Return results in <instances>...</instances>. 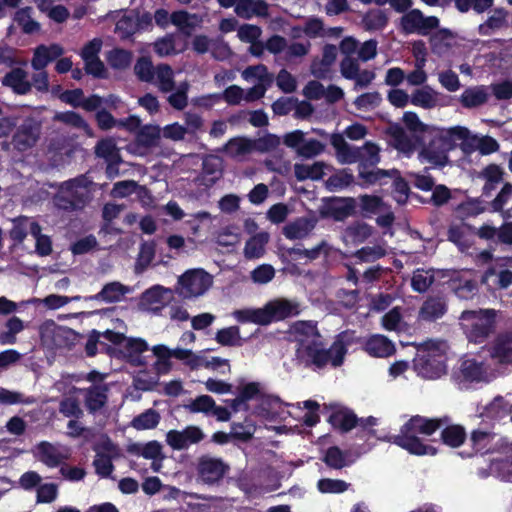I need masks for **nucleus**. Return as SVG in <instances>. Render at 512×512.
I'll use <instances>...</instances> for the list:
<instances>
[{"mask_svg":"<svg viewBox=\"0 0 512 512\" xmlns=\"http://www.w3.org/2000/svg\"><path fill=\"white\" fill-rule=\"evenodd\" d=\"M295 332L301 336L297 339L295 350L299 365L312 371H320L329 364L333 368H337L344 363L348 350L344 341L339 337L330 347H327L321 339L316 325L304 321L295 325Z\"/></svg>","mask_w":512,"mask_h":512,"instance_id":"f257e3e1","label":"nucleus"},{"mask_svg":"<svg viewBox=\"0 0 512 512\" xmlns=\"http://www.w3.org/2000/svg\"><path fill=\"white\" fill-rule=\"evenodd\" d=\"M449 421V417L427 418L421 415H414L401 426L399 434H388L379 439L395 444L411 455L433 456L437 453V449L425 444L418 435L431 436Z\"/></svg>","mask_w":512,"mask_h":512,"instance_id":"f03ea898","label":"nucleus"},{"mask_svg":"<svg viewBox=\"0 0 512 512\" xmlns=\"http://www.w3.org/2000/svg\"><path fill=\"white\" fill-rule=\"evenodd\" d=\"M449 421V417L427 418L421 415H414L401 426L399 434H388L379 439L395 444L411 455L433 456L437 453V449L425 444L418 435L431 436Z\"/></svg>","mask_w":512,"mask_h":512,"instance_id":"7ed1b4c3","label":"nucleus"},{"mask_svg":"<svg viewBox=\"0 0 512 512\" xmlns=\"http://www.w3.org/2000/svg\"><path fill=\"white\" fill-rule=\"evenodd\" d=\"M482 456L486 462L482 477L512 483V441L482 430Z\"/></svg>","mask_w":512,"mask_h":512,"instance_id":"20e7f679","label":"nucleus"},{"mask_svg":"<svg viewBox=\"0 0 512 512\" xmlns=\"http://www.w3.org/2000/svg\"><path fill=\"white\" fill-rule=\"evenodd\" d=\"M446 355L440 346L427 341L421 344L413 359V369L425 379H437L446 373Z\"/></svg>","mask_w":512,"mask_h":512,"instance_id":"39448f33","label":"nucleus"},{"mask_svg":"<svg viewBox=\"0 0 512 512\" xmlns=\"http://www.w3.org/2000/svg\"><path fill=\"white\" fill-rule=\"evenodd\" d=\"M445 133V128H429L423 135L428 137V142L423 143L420 155L436 166H445L448 162V152L452 150V144Z\"/></svg>","mask_w":512,"mask_h":512,"instance_id":"423d86ee","label":"nucleus"},{"mask_svg":"<svg viewBox=\"0 0 512 512\" xmlns=\"http://www.w3.org/2000/svg\"><path fill=\"white\" fill-rule=\"evenodd\" d=\"M198 479L207 485L219 484L230 471V466L221 458L202 455L196 466Z\"/></svg>","mask_w":512,"mask_h":512,"instance_id":"0eeeda50","label":"nucleus"},{"mask_svg":"<svg viewBox=\"0 0 512 512\" xmlns=\"http://www.w3.org/2000/svg\"><path fill=\"white\" fill-rule=\"evenodd\" d=\"M357 200L353 197H326L323 199L321 216L341 222L356 214Z\"/></svg>","mask_w":512,"mask_h":512,"instance_id":"6e6552de","label":"nucleus"},{"mask_svg":"<svg viewBox=\"0 0 512 512\" xmlns=\"http://www.w3.org/2000/svg\"><path fill=\"white\" fill-rule=\"evenodd\" d=\"M66 192L56 198V204L60 209L66 211H75L84 208L86 197L83 193H78L77 188L86 187L85 176H79L63 183Z\"/></svg>","mask_w":512,"mask_h":512,"instance_id":"1a4fd4ad","label":"nucleus"},{"mask_svg":"<svg viewBox=\"0 0 512 512\" xmlns=\"http://www.w3.org/2000/svg\"><path fill=\"white\" fill-rule=\"evenodd\" d=\"M184 297H197L204 294L212 285L211 276L203 269L186 271L179 277Z\"/></svg>","mask_w":512,"mask_h":512,"instance_id":"9d476101","label":"nucleus"},{"mask_svg":"<svg viewBox=\"0 0 512 512\" xmlns=\"http://www.w3.org/2000/svg\"><path fill=\"white\" fill-rule=\"evenodd\" d=\"M477 237H480V229L467 222L452 223L447 231V239L454 243L462 253L470 255H473L470 249L474 246Z\"/></svg>","mask_w":512,"mask_h":512,"instance_id":"9b49d317","label":"nucleus"},{"mask_svg":"<svg viewBox=\"0 0 512 512\" xmlns=\"http://www.w3.org/2000/svg\"><path fill=\"white\" fill-rule=\"evenodd\" d=\"M205 438L204 432L195 425L186 426L183 430L172 429L166 433V443L177 451L186 450Z\"/></svg>","mask_w":512,"mask_h":512,"instance_id":"f8f14e48","label":"nucleus"},{"mask_svg":"<svg viewBox=\"0 0 512 512\" xmlns=\"http://www.w3.org/2000/svg\"><path fill=\"white\" fill-rule=\"evenodd\" d=\"M40 133V122L33 118H26L14 133L12 144L16 150L24 152L36 144Z\"/></svg>","mask_w":512,"mask_h":512,"instance_id":"ddd939ff","label":"nucleus"},{"mask_svg":"<svg viewBox=\"0 0 512 512\" xmlns=\"http://www.w3.org/2000/svg\"><path fill=\"white\" fill-rule=\"evenodd\" d=\"M452 150L460 148L464 155H470L480 149V137L474 135L464 126H454L446 129Z\"/></svg>","mask_w":512,"mask_h":512,"instance_id":"4468645a","label":"nucleus"},{"mask_svg":"<svg viewBox=\"0 0 512 512\" xmlns=\"http://www.w3.org/2000/svg\"><path fill=\"white\" fill-rule=\"evenodd\" d=\"M264 312L266 313V325H268L272 322L297 316L300 313V309L297 302L281 299L266 304Z\"/></svg>","mask_w":512,"mask_h":512,"instance_id":"2eb2a0df","label":"nucleus"},{"mask_svg":"<svg viewBox=\"0 0 512 512\" xmlns=\"http://www.w3.org/2000/svg\"><path fill=\"white\" fill-rule=\"evenodd\" d=\"M109 387L107 384H96L84 389V404L90 414H96L108 402Z\"/></svg>","mask_w":512,"mask_h":512,"instance_id":"dca6fc26","label":"nucleus"},{"mask_svg":"<svg viewBox=\"0 0 512 512\" xmlns=\"http://www.w3.org/2000/svg\"><path fill=\"white\" fill-rule=\"evenodd\" d=\"M371 167L367 163H360L358 165V176L361 180L359 185L361 187H369L375 184L386 185L391 173H397V169L384 170Z\"/></svg>","mask_w":512,"mask_h":512,"instance_id":"f3484780","label":"nucleus"},{"mask_svg":"<svg viewBox=\"0 0 512 512\" xmlns=\"http://www.w3.org/2000/svg\"><path fill=\"white\" fill-rule=\"evenodd\" d=\"M492 359L500 364L512 363V332L500 333L489 348Z\"/></svg>","mask_w":512,"mask_h":512,"instance_id":"a211bd4d","label":"nucleus"},{"mask_svg":"<svg viewBox=\"0 0 512 512\" xmlns=\"http://www.w3.org/2000/svg\"><path fill=\"white\" fill-rule=\"evenodd\" d=\"M40 331L42 336L49 331L53 344L58 347H70L78 337V334L73 329L59 326L54 321L42 325Z\"/></svg>","mask_w":512,"mask_h":512,"instance_id":"6ab92c4d","label":"nucleus"},{"mask_svg":"<svg viewBox=\"0 0 512 512\" xmlns=\"http://www.w3.org/2000/svg\"><path fill=\"white\" fill-rule=\"evenodd\" d=\"M364 349L370 356L378 358L389 357L396 352L394 343L381 334L370 336L364 344Z\"/></svg>","mask_w":512,"mask_h":512,"instance_id":"aec40b11","label":"nucleus"},{"mask_svg":"<svg viewBox=\"0 0 512 512\" xmlns=\"http://www.w3.org/2000/svg\"><path fill=\"white\" fill-rule=\"evenodd\" d=\"M3 86L9 87L18 95H26L31 91L32 84L28 80V73L20 68H12L2 79Z\"/></svg>","mask_w":512,"mask_h":512,"instance_id":"412c9836","label":"nucleus"},{"mask_svg":"<svg viewBox=\"0 0 512 512\" xmlns=\"http://www.w3.org/2000/svg\"><path fill=\"white\" fill-rule=\"evenodd\" d=\"M458 384L466 386L472 382H480V363L476 359L463 358L458 370L453 373Z\"/></svg>","mask_w":512,"mask_h":512,"instance_id":"4be33fe9","label":"nucleus"},{"mask_svg":"<svg viewBox=\"0 0 512 512\" xmlns=\"http://www.w3.org/2000/svg\"><path fill=\"white\" fill-rule=\"evenodd\" d=\"M460 326L469 342L480 343V311H463L460 316Z\"/></svg>","mask_w":512,"mask_h":512,"instance_id":"5701e85b","label":"nucleus"},{"mask_svg":"<svg viewBox=\"0 0 512 512\" xmlns=\"http://www.w3.org/2000/svg\"><path fill=\"white\" fill-rule=\"evenodd\" d=\"M512 416V405L502 396H497L482 410V422L500 421L507 416Z\"/></svg>","mask_w":512,"mask_h":512,"instance_id":"b1692460","label":"nucleus"},{"mask_svg":"<svg viewBox=\"0 0 512 512\" xmlns=\"http://www.w3.org/2000/svg\"><path fill=\"white\" fill-rule=\"evenodd\" d=\"M315 222L306 217H299L283 227V235L289 240L303 239L314 229Z\"/></svg>","mask_w":512,"mask_h":512,"instance_id":"393cba45","label":"nucleus"},{"mask_svg":"<svg viewBox=\"0 0 512 512\" xmlns=\"http://www.w3.org/2000/svg\"><path fill=\"white\" fill-rule=\"evenodd\" d=\"M161 139V129L157 125L141 126L135 135V143L146 150L158 147Z\"/></svg>","mask_w":512,"mask_h":512,"instance_id":"a878e982","label":"nucleus"},{"mask_svg":"<svg viewBox=\"0 0 512 512\" xmlns=\"http://www.w3.org/2000/svg\"><path fill=\"white\" fill-rule=\"evenodd\" d=\"M359 418L350 409H340L332 412L328 418V422L343 433L351 431L357 427Z\"/></svg>","mask_w":512,"mask_h":512,"instance_id":"bb28decb","label":"nucleus"},{"mask_svg":"<svg viewBox=\"0 0 512 512\" xmlns=\"http://www.w3.org/2000/svg\"><path fill=\"white\" fill-rule=\"evenodd\" d=\"M372 235V227L361 221H355L343 231V239L346 243L361 244Z\"/></svg>","mask_w":512,"mask_h":512,"instance_id":"cd10ccee","label":"nucleus"},{"mask_svg":"<svg viewBox=\"0 0 512 512\" xmlns=\"http://www.w3.org/2000/svg\"><path fill=\"white\" fill-rule=\"evenodd\" d=\"M122 347L120 356L128 358L129 362L133 364H144L141 360V354L149 349L148 344L144 339L127 337V340L123 343Z\"/></svg>","mask_w":512,"mask_h":512,"instance_id":"c85d7f7f","label":"nucleus"},{"mask_svg":"<svg viewBox=\"0 0 512 512\" xmlns=\"http://www.w3.org/2000/svg\"><path fill=\"white\" fill-rule=\"evenodd\" d=\"M128 292V288L120 282H110L103 286L100 292L86 297V300H101L106 303H116Z\"/></svg>","mask_w":512,"mask_h":512,"instance_id":"c756f323","label":"nucleus"},{"mask_svg":"<svg viewBox=\"0 0 512 512\" xmlns=\"http://www.w3.org/2000/svg\"><path fill=\"white\" fill-rule=\"evenodd\" d=\"M386 133L390 138L392 139L393 146L402 152H410L413 151L415 148L414 141L412 138L407 134L405 129L399 125V124H392L390 125Z\"/></svg>","mask_w":512,"mask_h":512,"instance_id":"7c9ffc66","label":"nucleus"},{"mask_svg":"<svg viewBox=\"0 0 512 512\" xmlns=\"http://www.w3.org/2000/svg\"><path fill=\"white\" fill-rule=\"evenodd\" d=\"M349 451H343L338 446H330L323 457V462L330 468L342 469L353 464Z\"/></svg>","mask_w":512,"mask_h":512,"instance_id":"2f4dec72","label":"nucleus"},{"mask_svg":"<svg viewBox=\"0 0 512 512\" xmlns=\"http://www.w3.org/2000/svg\"><path fill=\"white\" fill-rule=\"evenodd\" d=\"M358 200L363 218H371L373 215L389 208L383 199L377 195L363 194L358 197Z\"/></svg>","mask_w":512,"mask_h":512,"instance_id":"473e14b6","label":"nucleus"},{"mask_svg":"<svg viewBox=\"0 0 512 512\" xmlns=\"http://www.w3.org/2000/svg\"><path fill=\"white\" fill-rule=\"evenodd\" d=\"M447 311V306L441 298H428L420 308V318L425 321H435Z\"/></svg>","mask_w":512,"mask_h":512,"instance_id":"72a5a7b5","label":"nucleus"},{"mask_svg":"<svg viewBox=\"0 0 512 512\" xmlns=\"http://www.w3.org/2000/svg\"><path fill=\"white\" fill-rule=\"evenodd\" d=\"M269 241V235L266 232H260L250 237L244 247V256L246 259H258L265 253V246Z\"/></svg>","mask_w":512,"mask_h":512,"instance_id":"f704fd0d","label":"nucleus"},{"mask_svg":"<svg viewBox=\"0 0 512 512\" xmlns=\"http://www.w3.org/2000/svg\"><path fill=\"white\" fill-rule=\"evenodd\" d=\"M504 171L497 164H490L482 170V177L485 178V184L482 188V194L490 196L491 192L499 183L503 181Z\"/></svg>","mask_w":512,"mask_h":512,"instance_id":"c9c22d12","label":"nucleus"},{"mask_svg":"<svg viewBox=\"0 0 512 512\" xmlns=\"http://www.w3.org/2000/svg\"><path fill=\"white\" fill-rule=\"evenodd\" d=\"M39 460L50 468L58 467L63 455L51 443L43 441L38 444Z\"/></svg>","mask_w":512,"mask_h":512,"instance_id":"e433bc0d","label":"nucleus"},{"mask_svg":"<svg viewBox=\"0 0 512 512\" xmlns=\"http://www.w3.org/2000/svg\"><path fill=\"white\" fill-rule=\"evenodd\" d=\"M466 436L464 427L457 424L447 425L441 431L442 442L452 448L461 446L464 443Z\"/></svg>","mask_w":512,"mask_h":512,"instance_id":"4c0bfd02","label":"nucleus"},{"mask_svg":"<svg viewBox=\"0 0 512 512\" xmlns=\"http://www.w3.org/2000/svg\"><path fill=\"white\" fill-rule=\"evenodd\" d=\"M388 179H392V196L393 199L399 204L404 205L407 203L410 196V187L408 182L401 176L400 171L391 173Z\"/></svg>","mask_w":512,"mask_h":512,"instance_id":"58836bf2","label":"nucleus"},{"mask_svg":"<svg viewBox=\"0 0 512 512\" xmlns=\"http://www.w3.org/2000/svg\"><path fill=\"white\" fill-rule=\"evenodd\" d=\"M160 420L161 416L159 412L153 408H150L135 416L131 421V425L136 430L154 429L157 427Z\"/></svg>","mask_w":512,"mask_h":512,"instance_id":"ea45409f","label":"nucleus"},{"mask_svg":"<svg viewBox=\"0 0 512 512\" xmlns=\"http://www.w3.org/2000/svg\"><path fill=\"white\" fill-rule=\"evenodd\" d=\"M155 76L158 88L161 92H171L175 88L174 72L170 65L159 64L156 66Z\"/></svg>","mask_w":512,"mask_h":512,"instance_id":"a19ab883","label":"nucleus"},{"mask_svg":"<svg viewBox=\"0 0 512 512\" xmlns=\"http://www.w3.org/2000/svg\"><path fill=\"white\" fill-rule=\"evenodd\" d=\"M323 168L324 166L320 162H315L312 165L296 163L294 165V174L299 181L307 179L319 180L324 174Z\"/></svg>","mask_w":512,"mask_h":512,"instance_id":"79ce46f5","label":"nucleus"},{"mask_svg":"<svg viewBox=\"0 0 512 512\" xmlns=\"http://www.w3.org/2000/svg\"><path fill=\"white\" fill-rule=\"evenodd\" d=\"M95 154L97 157L105 159L109 164L118 163L120 161L116 144L110 138L101 139L97 142Z\"/></svg>","mask_w":512,"mask_h":512,"instance_id":"37998d69","label":"nucleus"},{"mask_svg":"<svg viewBox=\"0 0 512 512\" xmlns=\"http://www.w3.org/2000/svg\"><path fill=\"white\" fill-rule=\"evenodd\" d=\"M32 8L24 7L19 9L14 16V21L26 34H33L40 30V24L31 17Z\"/></svg>","mask_w":512,"mask_h":512,"instance_id":"c03bdc74","label":"nucleus"},{"mask_svg":"<svg viewBox=\"0 0 512 512\" xmlns=\"http://www.w3.org/2000/svg\"><path fill=\"white\" fill-rule=\"evenodd\" d=\"M215 340L222 346L236 347L242 345L240 329L238 326L219 329L216 332Z\"/></svg>","mask_w":512,"mask_h":512,"instance_id":"a18cd8bd","label":"nucleus"},{"mask_svg":"<svg viewBox=\"0 0 512 512\" xmlns=\"http://www.w3.org/2000/svg\"><path fill=\"white\" fill-rule=\"evenodd\" d=\"M254 144L250 139L236 137L230 139L225 145V151L232 157L244 156L252 152Z\"/></svg>","mask_w":512,"mask_h":512,"instance_id":"49530a36","label":"nucleus"},{"mask_svg":"<svg viewBox=\"0 0 512 512\" xmlns=\"http://www.w3.org/2000/svg\"><path fill=\"white\" fill-rule=\"evenodd\" d=\"M410 102L424 109H431L437 105L436 95L429 87L416 89L411 96Z\"/></svg>","mask_w":512,"mask_h":512,"instance_id":"de8ad7c7","label":"nucleus"},{"mask_svg":"<svg viewBox=\"0 0 512 512\" xmlns=\"http://www.w3.org/2000/svg\"><path fill=\"white\" fill-rule=\"evenodd\" d=\"M233 316L240 323H254L258 325H266V313L263 308L258 309H240L233 313Z\"/></svg>","mask_w":512,"mask_h":512,"instance_id":"09e8293b","label":"nucleus"},{"mask_svg":"<svg viewBox=\"0 0 512 512\" xmlns=\"http://www.w3.org/2000/svg\"><path fill=\"white\" fill-rule=\"evenodd\" d=\"M456 217L460 222H466L469 218L477 217L480 214V199H468L455 208Z\"/></svg>","mask_w":512,"mask_h":512,"instance_id":"8fccbe9b","label":"nucleus"},{"mask_svg":"<svg viewBox=\"0 0 512 512\" xmlns=\"http://www.w3.org/2000/svg\"><path fill=\"white\" fill-rule=\"evenodd\" d=\"M453 284L456 295L461 299H471L479 290L477 282L473 279L460 277L459 279H454Z\"/></svg>","mask_w":512,"mask_h":512,"instance_id":"3c124183","label":"nucleus"},{"mask_svg":"<svg viewBox=\"0 0 512 512\" xmlns=\"http://www.w3.org/2000/svg\"><path fill=\"white\" fill-rule=\"evenodd\" d=\"M156 67L148 57H140L134 66L137 78L142 82L151 83L155 78Z\"/></svg>","mask_w":512,"mask_h":512,"instance_id":"603ef678","label":"nucleus"},{"mask_svg":"<svg viewBox=\"0 0 512 512\" xmlns=\"http://www.w3.org/2000/svg\"><path fill=\"white\" fill-rule=\"evenodd\" d=\"M422 12L419 9H412L401 17V29L405 34L418 33L420 30Z\"/></svg>","mask_w":512,"mask_h":512,"instance_id":"864d4df0","label":"nucleus"},{"mask_svg":"<svg viewBox=\"0 0 512 512\" xmlns=\"http://www.w3.org/2000/svg\"><path fill=\"white\" fill-rule=\"evenodd\" d=\"M507 12L504 8H495L492 15L482 24V33L495 31L507 26Z\"/></svg>","mask_w":512,"mask_h":512,"instance_id":"5fc2aeb1","label":"nucleus"},{"mask_svg":"<svg viewBox=\"0 0 512 512\" xmlns=\"http://www.w3.org/2000/svg\"><path fill=\"white\" fill-rule=\"evenodd\" d=\"M108 62L114 69H126L132 62V53L125 49L116 48L109 53Z\"/></svg>","mask_w":512,"mask_h":512,"instance_id":"6e6d98bb","label":"nucleus"},{"mask_svg":"<svg viewBox=\"0 0 512 512\" xmlns=\"http://www.w3.org/2000/svg\"><path fill=\"white\" fill-rule=\"evenodd\" d=\"M434 282V276L428 271L417 269L411 279V287L415 292L424 293Z\"/></svg>","mask_w":512,"mask_h":512,"instance_id":"4d7b16f0","label":"nucleus"},{"mask_svg":"<svg viewBox=\"0 0 512 512\" xmlns=\"http://www.w3.org/2000/svg\"><path fill=\"white\" fill-rule=\"evenodd\" d=\"M348 487L349 483L340 479L323 478L317 482V488L321 493L340 494Z\"/></svg>","mask_w":512,"mask_h":512,"instance_id":"13d9d810","label":"nucleus"},{"mask_svg":"<svg viewBox=\"0 0 512 512\" xmlns=\"http://www.w3.org/2000/svg\"><path fill=\"white\" fill-rule=\"evenodd\" d=\"M189 83L182 82L176 91L169 95L167 101L176 110H183L188 105V93Z\"/></svg>","mask_w":512,"mask_h":512,"instance_id":"bf43d9fd","label":"nucleus"},{"mask_svg":"<svg viewBox=\"0 0 512 512\" xmlns=\"http://www.w3.org/2000/svg\"><path fill=\"white\" fill-rule=\"evenodd\" d=\"M354 181V176L348 170L344 169L333 175L327 180V187L331 191L339 190L348 187Z\"/></svg>","mask_w":512,"mask_h":512,"instance_id":"052dcab7","label":"nucleus"},{"mask_svg":"<svg viewBox=\"0 0 512 512\" xmlns=\"http://www.w3.org/2000/svg\"><path fill=\"white\" fill-rule=\"evenodd\" d=\"M115 31L122 39H129L137 32L136 20L133 16L123 15L116 23Z\"/></svg>","mask_w":512,"mask_h":512,"instance_id":"680f3d73","label":"nucleus"},{"mask_svg":"<svg viewBox=\"0 0 512 512\" xmlns=\"http://www.w3.org/2000/svg\"><path fill=\"white\" fill-rule=\"evenodd\" d=\"M361 152L360 163H367L368 166H376L380 162L379 147L373 142H366L359 147Z\"/></svg>","mask_w":512,"mask_h":512,"instance_id":"e2e57ef3","label":"nucleus"},{"mask_svg":"<svg viewBox=\"0 0 512 512\" xmlns=\"http://www.w3.org/2000/svg\"><path fill=\"white\" fill-rule=\"evenodd\" d=\"M59 412L65 417H72L80 419L83 416V411L80 407L78 399L68 397L61 400L59 404Z\"/></svg>","mask_w":512,"mask_h":512,"instance_id":"0e129e2a","label":"nucleus"},{"mask_svg":"<svg viewBox=\"0 0 512 512\" xmlns=\"http://www.w3.org/2000/svg\"><path fill=\"white\" fill-rule=\"evenodd\" d=\"M28 234V218L19 217L13 220L9 237L15 244H21Z\"/></svg>","mask_w":512,"mask_h":512,"instance_id":"69168bd1","label":"nucleus"},{"mask_svg":"<svg viewBox=\"0 0 512 512\" xmlns=\"http://www.w3.org/2000/svg\"><path fill=\"white\" fill-rule=\"evenodd\" d=\"M93 465L95 467L96 474L102 478L110 477L114 470L111 457L104 453H97L93 461Z\"/></svg>","mask_w":512,"mask_h":512,"instance_id":"338daca9","label":"nucleus"},{"mask_svg":"<svg viewBox=\"0 0 512 512\" xmlns=\"http://www.w3.org/2000/svg\"><path fill=\"white\" fill-rule=\"evenodd\" d=\"M324 144L317 139L305 140L301 147L298 148V155L303 158H313L324 151Z\"/></svg>","mask_w":512,"mask_h":512,"instance_id":"774afa93","label":"nucleus"}]
</instances>
